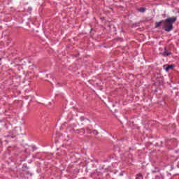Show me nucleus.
<instances>
[{
  "label": "nucleus",
  "instance_id": "nucleus-6",
  "mask_svg": "<svg viewBox=\"0 0 179 179\" xmlns=\"http://www.w3.org/2000/svg\"><path fill=\"white\" fill-rule=\"evenodd\" d=\"M145 10H146V8L142 7V8H140L138 9V12H141V13H143V12H145Z\"/></svg>",
  "mask_w": 179,
  "mask_h": 179
},
{
  "label": "nucleus",
  "instance_id": "nucleus-1",
  "mask_svg": "<svg viewBox=\"0 0 179 179\" xmlns=\"http://www.w3.org/2000/svg\"><path fill=\"white\" fill-rule=\"evenodd\" d=\"M177 22V17H168L164 20L163 28L165 31H171L173 30V23Z\"/></svg>",
  "mask_w": 179,
  "mask_h": 179
},
{
  "label": "nucleus",
  "instance_id": "nucleus-3",
  "mask_svg": "<svg viewBox=\"0 0 179 179\" xmlns=\"http://www.w3.org/2000/svg\"><path fill=\"white\" fill-rule=\"evenodd\" d=\"M164 66H166L165 69V71H166V72H169V71H170V69H174V64L166 65Z\"/></svg>",
  "mask_w": 179,
  "mask_h": 179
},
{
  "label": "nucleus",
  "instance_id": "nucleus-5",
  "mask_svg": "<svg viewBox=\"0 0 179 179\" xmlns=\"http://www.w3.org/2000/svg\"><path fill=\"white\" fill-rule=\"evenodd\" d=\"M143 176H142V173H138L136 179H143Z\"/></svg>",
  "mask_w": 179,
  "mask_h": 179
},
{
  "label": "nucleus",
  "instance_id": "nucleus-8",
  "mask_svg": "<svg viewBox=\"0 0 179 179\" xmlns=\"http://www.w3.org/2000/svg\"><path fill=\"white\" fill-rule=\"evenodd\" d=\"M65 141H68V139L65 138Z\"/></svg>",
  "mask_w": 179,
  "mask_h": 179
},
{
  "label": "nucleus",
  "instance_id": "nucleus-7",
  "mask_svg": "<svg viewBox=\"0 0 179 179\" xmlns=\"http://www.w3.org/2000/svg\"><path fill=\"white\" fill-rule=\"evenodd\" d=\"M166 50H167V48H165V51H166Z\"/></svg>",
  "mask_w": 179,
  "mask_h": 179
},
{
  "label": "nucleus",
  "instance_id": "nucleus-9",
  "mask_svg": "<svg viewBox=\"0 0 179 179\" xmlns=\"http://www.w3.org/2000/svg\"><path fill=\"white\" fill-rule=\"evenodd\" d=\"M0 61H1V58H0Z\"/></svg>",
  "mask_w": 179,
  "mask_h": 179
},
{
  "label": "nucleus",
  "instance_id": "nucleus-4",
  "mask_svg": "<svg viewBox=\"0 0 179 179\" xmlns=\"http://www.w3.org/2000/svg\"><path fill=\"white\" fill-rule=\"evenodd\" d=\"M163 57H169V55H171V52L165 51L162 53Z\"/></svg>",
  "mask_w": 179,
  "mask_h": 179
},
{
  "label": "nucleus",
  "instance_id": "nucleus-2",
  "mask_svg": "<svg viewBox=\"0 0 179 179\" xmlns=\"http://www.w3.org/2000/svg\"><path fill=\"white\" fill-rule=\"evenodd\" d=\"M164 25V20H161L160 22H155V29H157L158 27H160V26Z\"/></svg>",
  "mask_w": 179,
  "mask_h": 179
}]
</instances>
